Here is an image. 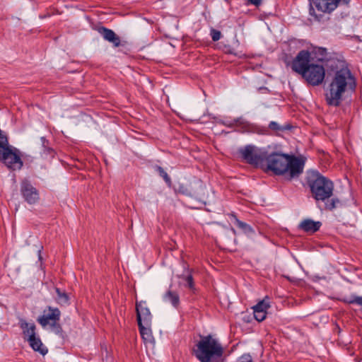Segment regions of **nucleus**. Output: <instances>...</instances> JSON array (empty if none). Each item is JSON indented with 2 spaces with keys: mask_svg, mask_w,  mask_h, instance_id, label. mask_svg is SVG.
Instances as JSON below:
<instances>
[{
  "mask_svg": "<svg viewBox=\"0 0 362 362\" xmlns=\"http://www.w3.org/2000/svg\"><path fill=\"white\" fill-rule=\"evenodd\" d=\"M322 64L315 63L307 50L300 51L291 63L293 71L301 75L308 84L317 86L325 78V69Z\"/></svg>",
  "mask_w": 362,
  "mask_h": 362,
  "instance_id": "1",
  "label": "nucleus"
},
{
  "mask_svg": "<svg viewBox=\"0 0 362 362\" xmlns=\"http://www.w3.org/2000/svg\"><path fill=\"white\" fill-rule=\"evenodd\" d=\"M264 160L267 170L277 175H285L288 180L298 177L303 173L305 165L300 158L279 153L268 154L266 152Z\"/></svg>",
  "mask_w": 362,
  "mask_h": 362,
  "instance_id": "2",
  "label": "nucleus"
},
{
  "mask_svg": "<svg viewBox=\"0 0 362 362\" xmlns=\"http://www.w3.org/2000/svg\"><path fill=\"white\" fill-rule=\"evenodd\" d=\"M356 88V79L348 68L337 71L325 92V100L329 105L339 106L346 93Z\"/></svg>",
  "mask_w": 362,
  "mask_h": 362,
  "instance_id": "3",
  "label": "nucleus"
},
{
  "mask_svg": "<svg viewBox=\"0 0 362 362\" xmlns=\"http://www.w3.org/2000/svg\"><path fill=\"white\" fill-rule=\"evenodd\" d=\"M223 353L221 345L211 335L201 336L192 349V354L200 362H210L214 358L221 357Z\"/></svg>",
  "mask_w": 362,
  "mask_h": 362,
  "instance_id": "4",
  "label": "nucleus"
},
{
  "mask_svg": "<svg viewBox=\"0 0 362 362\" xmlns=\"http://www.w3.org/2000/svg\"><path fill=\"white\" fill-rule=\"evenodd\" d=\"M308 184L310 188L313 197L317 201H325L332 196L334 190L333 182L322 176L317 171L308 172Z\"/></svg>",
  "mask_w": 362,
  "mask_h": 362,
  "instance_id": "5",
  "label": "nucleus"
},
{
  "mask_svg": "<svg viewBox=\"0 0 362 362\" xmlns=\"http://www.w3.org/2000/svg\"><path fill=\"white\" fill-rule=\"evenodd\" d=\"M61 312L55 308L48 306L43 312V315L38 317L37 322L43 327L49 325L51 330L57 334H62V328L59 322Z\"/></svg>",
  "mask_w": 362,
  "mask_h": 362,
  "instance_id": "6",
  "label": "nucleus"
},
{
  "mask_svg": "<svg viewBox=\"0 0 362 362\" xmlns=\"http://www.w3.org/2000/svg\"><path fill=\"white\" fill-rule=\"evenodd\" d=\"M349 1L350 0H312L310 2V14L320 21L322 15L316 14L314 6L318 11L331 13L338 6L339 3L348 4Z\"/></svg>",
  "mask_w": 362,
  "mask_h": 362,
  "instance_id": "7",
  "label": "nucleus"
},
{
  "mask_svg": "<svg viewBox=\"0 0 362 362\" xmlns=\"http://www.w3.org/2000/svg\"><path fill=\"white\" fill-rule=\"evenodd\" d=\"M266 152L264 149L253 145H247L239 150L242 158L249 164L255 165H261L264 161Z\"/></svg>",
  "mask_w": 362,
  "mask_h": 362,
  "instance_id": "8",
  "label": "nucleus"
},
{
  "mask_svg": "<svg viewBox=\"0 0 362 362\" xmlns=\"http://www.w3.org/2000/svg\"><path fill=\"white\" fill-rule=\"evenodd\" d=\"M0 160L13 170H20L23 166L19 151L11 146L0 153Z\"/></svg>",
  "mask_w": 362,
  "mask_h": 362,
  "instance_id": "9",
  "label": "nucleus"
},
{
  "mask_svg": "<svg viewBox=\"0 0 362 362\" xmlns=\"http://www.w3.org/2000/svg\"><path fill=\"white\" fill-rule=\"evenodd\" d=\"M21 193L26 202L34 204L40 199L38 190L27 180L21 183Z\"/></svg>",
  "mask_w": 362,
  "mask_h": 362,
  "instance_id": "10",
  "label": "nucleus"
},
{
  "mask_svg": "<svg viewBox=\"0 0 362 362\" xmlns=\"http://www.w3.org/2000/svg\"><path fill=\"white\" fill-rule=\"evenodd\" d=\"M189 195L199 202L206 204L209 195V190L202 182H197L192 186Z\"/></svg>",
  "mask_w": 362,
  "mask_h": 362,
  "instance_id": "11",
  "label": "nucleus"
},
{
  "mask_svg": "<svg viewBox=\"0 0 362 362\" xmlns=\"http://www.w3.org/2000/svg\"><path fill=\"white\" fill-rule=\"evenodd\" d=\"M136 310L138 324L140 322L146 325H151L152 316L149 309L145 306V303L137 302L136 303Z\"/></svg>",
  "mask_w": 362,
  "mask_h": 362,
  "instance_id": "12",
  "label": "nucleus"
},
{
  "mask_svg": "<svg viewBox=\"0 0 362 362\" xmlns=\"http://www.w3.org/2000/svg\"><path fill=\"white\" fill-rule=\"evenodd\" d=\"M229 127H232L233 125L237 126L240 128L243 132H251V133H257V134H265L267 132L266 129L260 128L256 125L250 124L247 122H245L241 119H234V122L233 124H227Z\"/></svg>",
  "mask_w": 362,
  "mask_h": 362,
  "instance_id": "13",
  "label": "nucleus"
},
{
  "mask_svg": "<svg viewBox=\"0 0 362 362\" xmlns=\"http://www.w3.org/2000/svg\"><path fill=\"white\" fill-rule=\"evenodd\" d=\"M313 52L317 58V62L322 64L327 67H330L332 69L336 66L337 60L335 59H327V49L323 47L315 48Z\"/></svg>",
  "mask_w": 362,
  "mask_h": 362,
  "instance_id": "14",
  "label": "nucleus"
},
{
  "mask_svg": "<svg viewBox=\"0 0 362 362\" xmlns=\"http://www.w3.org/2000/svg\"><path fill=\"white\" fill-rule=\"evenodd\" d=\"M98 31L105 40L112 43L115 47L120 45V38L112 30L105 27H100Z\"/></svg>",
  "mask_w": 362,
  "mask_h": 362,
  "instance_id": "15",
  "label": "nucleus"
},
{
  "mask_svg": "<svg viewBox=\"0 0 362 362\" xmlns=\"http://www.w3.org/2000/svg\"><path fill=\"white\" fill-rule=\"evenodd\" d=\"M322 223L320 221H315L312 219H305L299 225V228L305 232L313 233L319 230Z\"/></svg>",
  "mask_w": 362,
  "mask_h": 362,
  "instance_id": "16",
  "label": "nucleus"
},
{
  "mask_svg": "<svg viewBox=\"0 0 362 362\" xmlns=\"http://www.w3.org/2000/svg\"><path fill=\"white\" fill-rule=\"evenodd\" d=\"M20 327L23 330V333L24 335V338L28 340V339L34 338L36 335L35 329L36 327L34 323H28L25 320H20L19 322Z\"/></svg>",
  "mask_w": 362,
  "mask_h": 362,
  "instance_id": "17",
  "label": "nucleus"
},
{
  "mask_svg": "<svg viewBox=\"0 0 362 362\" xmlns=\"http://www.w3.org/2000/svg\"><path fill=\"white\" fill-rule=\"evenodd\" d=\"M28 341L34 351H38L42 355H45L47 353V349L42 344L41 339L36 335L34 338L28 339Z\"/></svg>",
  "mask_w": 362,
  "mask_h": 362,
  "instance_id": "18",
  "label": "nucleus"
},
{
  "mask_svg": "<svg viewBox=\"0 0 362 362\" xmlns=\"http://www.w3.org/2000/svg\"><path fill=\"white\" fill-rule=\"evenodd\" d=\"M139 327L140 334L146 343H153L154 339L152 335V332L150 328V325H146L145 324H143L139 322V324H138Z\"/></svg>",
  "mask_w": 362,
  "mask_h": 362,
  "instance_id": "19",
  "label": "nucleus"
},
{
  "mask_svg": "<svg viewBox=\"0 0 362 362\" xmlns=\"http://www.w3.org/2000/svg\"><path fill=\"white\" fill-rule=\"evenodd\" d=\"M163 300L177 308L180 303V297L177 292L168 290L163 296Z\"/></svg>",
  "mask_w": 362,
  "mask_h": 362,
  "instance_id": "20",
  "label": "nucleus"
},
{
  "mask_svg": "<svg viewBox=\"0 0 362 362\" xmlns=\"http://www.w3.org/2000/svg\"><path fill=\"white\" fill-rule=\"evenodd\" d=\"M56 293L57 294V301L60 305H66L69 303V298L68 294L63 291H61L59 288H56Z\"/></svg>",
  "mask_w": 362,
  "mask_h": 362,
  "instance_id": "21",
  "label": "nucleus"
},
{
  "mask_svg": "<svg viewBox=\"0 0 362 362\" xmlns=\"http://www.w3.org/2000/svg\"><path fill=\"white\" fill-rule=\"evenodd\" d=\"M236 226L247 235H251L255 233L250 226L238 219H236Z\"/></svg>",
  "mask_w": 362,
  "mask_h": 362,
  "instance_id": "22",
  "label": "nucleus"
},
{
  "mask_svg": "<svg viewBox=\"0 0 362 362\" xmlns=\"http://www.w3.org/2000/svg\"><path fill=\"white\" fill-rule=\"evenodd\" d=\"M11 146L5 132L0 129V153Z\"/></svg>",
  "mask_w": 362,
  "mask_h": 362,
  "instance_id": "23",
  "label": "nucleus"
},
{
  "mask_svg": "<svg viewBox=\"0 0 362 362\" xmlns=\"http://www.w3.org/2000/svg\"><path fill=\"white\" fill-rule=\"evenodd\" d=\"M270 308L269 303L266 300L263 299L259 301L257 304L254 305L252 308L258 310L259 311L267 312V309Z\"/></svg>",
  "mask_w": 362,
  "mask_h": 362,
  "instance_id": "24",
  "label": "nucleus"
},
{
  "mask_svg": "<svg viewBox=\"0 0 362 362\" xmlns=\"http://www.w3.org/2000/svg\"><path fill=\"white\" fill-rule=\"evenodd\" d=\"M252 310H253L254 317H255V320H257L258 322H262L266 318L267 312L259 311L258 310H256V309H252Z\"/></svg>",
  "mask_w": 362,
  "mask_h": 362,
  "instance_id": "25",
  "label": "nucleus"
},
{
  "mask_svg": "<svg viewBox=\"0 0 362 362\" xmlns=\"http://www.w3.org/2000/svg\"><path fill=\"white\" fill-rule=\"evenodd\" d=\"M183 280L186 282V286H187L189 289H194V284L193 277L191 274H188L187 276H182Z\"/></svg>",
  "mask_w": 362,
  "mask_h": 362,
  "instance_id": "26",
  "label": "nucleus"
},
{
  "mask_svg": "<svg viewBox=\"0 0 362 362\" xmlns=\"http://www.w3.org/2000/svg\"><path fill=\"white\" fill-rule=\"evenodd\" d=\"M157 171L158 172L159 175L164 179V180L168 183L170 184L171 180L170 177L168 176V173L164 170L163 168L160 166L156 167Z\"/></svg>",
  "mask_w": 362,
  "mask_h": 362,
  "instance_id": "27",
  "label": "nucleus"
},
{
  "mask_svg": "<svg viewBox=\"0 0 362 362\" xmlns=\"http://www.w3.org/2000/svg\"><path fill=\"white\" fill-rule=\"evenodd\" d=\"M339 202L338 199L333 198L325 204V208L329 210H332L336 208L337 204Z\"/></svg>",
  "mask_w": 362,
  "mask_h": 362,
  "instance_id": "28",
  "label": "nucleus"
},
{
  "mask_svg": "<svg viewBox=\"0 0 362 362\" xmlns=\"http://www.w3.org/2000/svg\"><path fill=\"white\" fill-rule=\"evenodd\" d=\"M40 140L42 142V146L44 148V151L47 153L52 152V149L48 146L49 141L43 136L41 137Z\"/></svg>",
  "mask_w": 362,
  "mask_h": 362,
  "instance_id": "29",
  "label": "nucleus"
},
{
  "mask_svg": "<svg viewBox=\"0 0 362 362\" xmlns=\"http://www.w3.org/2000/svg\"><path fill=\"white\" fill-rule=\"evenodd\" d=\"M211 36L213 41H218L221 37V33L217 30L212 29L211 31Z\"/></svg>",
  "mask_w": 362,
  "mask_h": 362,
  "instance_id": "30",
  "label": "nucleus"
},
{
  "mask_svg": "<svg viewBox=\"0 0 362 362\" xmlns=\"http://www.w3.org/2000/svg\"><path fill=\"white\" fill-rule=\"evenodd\" d=\"M269 128L274 131H280V130L284 129V128L280 127L277 122H274V121H272L269 123Z\"/></svg>",
  "mask_w": 362,
  "mask_h": 362,
  "instance_id": "31",
  "label": "nucleus"
},
{
  "mask_svg": "<svg viewBox=\"0 0 362 362\" xmlns=\"http://www.w3.org/2000/svg\"><path fill=\"white\" fill-rule=\"evenodd\" d=\"M241 358L243 359L242 362H253L252 356L249 354H243Z\"/></svg>",
  "mask_w": 362,
  "mask_h": 362,
  "instance_id": "32",
  "label": "nucleus"
},
{
  "mask_svg": "<svg viewBox=\"0 0 362 362\" xmlns=\"http://www.w3.org/2000/svg\"><path fill=\"white\" fill-rule=\"evenodd\" d=\"M248 1L253 5L259 6L261 4L262 0H248Z\"/></svg>",
  "mask_w": 362,
  "mask_h": 362,
  "instance_id": "33",
  "label": "nucleus"
}]
</instances>
